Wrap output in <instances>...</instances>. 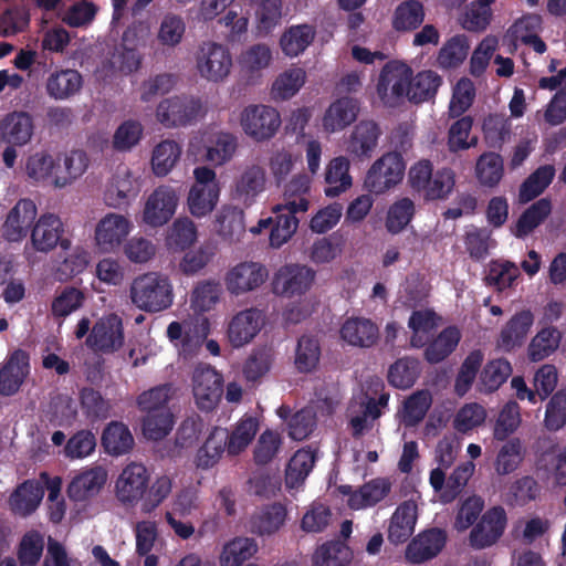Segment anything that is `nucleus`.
Here are the masks:
<instances>
[{
	"label": "nucleus",
	"mask_w": 566,
	"mask_h": 566,
	"mask_svg": "<svg viewBox=\"0 0 566 566\" xmlns=\"http://www.w3.org/2000/svg\"><path fill=\"white\" fill-rule=\"evenodd\" d=\"M408 186L424 202L447 200L455 187V172L449 167L434 170L429 159H421L409 168Z\"/></svg>",
	"instance_id": "1"
},
{
	"label": "nucleus",
	"mask_w": 566,
	"mask_h": 566,
	"mask_svg": "<svg viewBox=\"0 0 566 566\" xmlns=\"http://www.w3.org/2000/svg\"><path fill=\"white\" fill-rule=\"evenodd\" d=\"M130 298L138 308L145 312H160L172 304V285L167 276L149 272L133 281Z\"/></svg>",
	"instance_id": "2"
},
{
	"label": "nucleus",
	"mask_w": 566,
	"mask_h": 566,
	"mask_svg": "<svg viewBox=\"0 0 566 566\" xmlns=\"http://www.w3.org/2000/svg\"><path fill=\"white\" fill-rule=\"evenodd\" d=\"M406 172V161L398 151H388L368 169L364 187L371 193L382 195L399 185Z\"/></svg>",
	"instance_id": "3"
},
{
	"label": "nucleus",
	"mask_w": 566,
	"mask_h": 566,
	"mask_svg": "<svg viewBox=\"0 0 566 566\" xmlns=\"http://www.w3.org/2000/svg\"><path fill=\"white\" fill-rule=\"evenodd\" d=\"M124 339L123 321L113 313L95 322L86 338V345L93 352L113 354L122 348Z\"/></svg>",
	"instance_id": "4"
},
{
	"label": "nucleus",
	"mask_w": 566,
	"mask_h": 566,
	"mask_svg": "<svg viewBox=\"0 0 566 566\" xmlns=\"http://www.w3.org/2000/svg\"><path fill=\"white\" fill-rule=\"evenodd\" d=\"M412 70L405 63H387L378 78L377 94L385 105L394 106L407 96L410 87Z\"/></svg>",
	"instance_id": "5"
},
{
	"label": "nucleus",
	"mask_w": 566,
	"mask_h": 566,
	"mask_svg": "<svg viewBox=\"0 0 566 566\" xmlns=\"http://www.w3.org/2000/svg\"><path fill=\"white\" fill-rule=\"evenodd\" d=\"M506 524L507 516L502 506L489 509L473 525L469 535V545L473 549L491 547L501 538Z\"/></svg>",
	"instance_id": "6"
},
{
	"label": "nucleus",
	"mask_w": 566,
	"mask_h": 566,
	"mask_svg": "<svg viewBox=\"0 0 566 566\" xmlns=\"http://www.w3.org/2000/svg\"><path fill=\"white\" fill-rule=\"evenodd\" d=\"M269 271L262 263L240 262L232 266L224 276V284L230 294L239 296L259 289L268 279Z\"/></svg>",
	"instance_id": "7"
},
{
	"label": "nucleus",
	"mask_w": 566,
	"mask_h": 566,
	"mask_svg": "<svg viewBox=\"0 0 566 566\" xmlns=\"http://www.w3.org/2000/svg\"><path fill=\"white\" fill-rule=\"evenodd\" d=\"M199 99L174 96L163 99L156 111L157 119L166 127L186 126L196 120L201 112Z\"/></svg>",
	"instance_id": "8"
},
{
	"label": "nucleus",
	"mask_w": 566,
	"mask_h": 566,
	"mask_svg": "<svg viewBox=\"0 0 566 566\" xmlns=\"http://www.w3.org/2000/svg\"><path fill=\"white\" fill-rule=\"evenodd\" d=\"M241 125L247 135L260 142L274 136L281 125V118L277 111L271 106L251 105L242 112Z\"/></svg>",
	"instance_id": "9"
},
{
	"label": "nucleus",
	"mask_w": 566,
	"mask_h": 566,
	"mask_svg": "<svg viewBox=\"0 0 566 566\" xmlns=\"http://www.w3.org/2000/svg\"><path fill=\"white\" fill-rule=\"evenodd\" d=\"M64 224L53 213L42 214L31 230V242L39 252H50L57 244L62 250L71 249V240L63 238Z\"/></svg>",
	"instance_id": "10"
},
{
	"label": "nucleus",
	"mask_w": 566,
	"mask_h": 566,
	"mask_svg": "<svg viewBox=\"0 0 566 566\" xmlns=\"http://www.w3.org/2000/svg\"><path fill=\"white\" fill-rule=\"evenodd\" d=\"M314 277L315 272L306 265H284L274 275L273 292L285 297L304 294L311 287Z\"/></svg>",
	"instance_id": "11"
},
{
	"label": "nucleus",
	"mask_w": 566,
	"mask_h": 566,
	"mask_svg": "<svg viewBox=\"0 0 566 566\" xmlns=\"http://www.w3.org/2000/svg\"><path fill=\"white\" fill-rule=\"evenodd\" d=\"M447 544V532L432 527L419 533L407 545L405 557L413 565L423 564L437 557Z\"/></svg>",
	"instance_id": "12"
},
{
	"label": "nucleus",
	"mask_w": 566,
	"mask_h": 566,
	"mask_svg": "<svg viewBox=\"0 0 566 566\" xmlns=\"http://www.w3.org/2000/svg\"><path fill=\"white\" fill-rule=\"evenodd\" d=\"M192 392L198 408L211 411L222 395V377L210 366L196 368L192 376Z\"/></svg>",
	"instance_id": "13"
},
{
	"label": "nucleus",
	"mask_w": 566,
	"mask_h": 566,
	"mask_svg": "<svg viewBox=\"0 0 566 566\" xmlns=\"http://www.w3.org/2000/svg\"><path fill=\"white\" fill-rule=\"evenodd\" d=\"M232 59L227 48L214 42H207L200 49L197 67L202 77L219 82L230 73Z\"/></svg>",
	"instance_id": "14"
},
{
	"label": "nucleus",
	"mask_w": 566,
	"mask_h": 566,
	"mask_svg": "<svg viewBox=\"0 0 566 566\" xmlns=\"http://www.w3.org/2000/svg\"><path fill=\"white\" fill-rule=\"evenodd\" d=\"M178 203V195L170 186H159L148 197L143 219L151 227L166 224L175 214Z\"/></svg>",
	"instance_id": "15"
},
{
	"label": "nucleus",
	"mask_w": 566,
	"mask_h": 566,
	"mask_svg": "<svg viewBox=\"0 0 566 566\" xmlns=\"http://www.w3.org/2000/svg\"><path fill=\"white\" fill-rule=\"evenodd\" d=\"M149 475L143 464L130 463L116 481V496L124 504H135L143 500L148 489Z\"/></svg>",
	"instance_id": "16"
},
{
	"label": "nucleus",
	"mask_w": 566,
	"mask_h": 566,
	"mask_svg": "<svg viewBox=\"0 0 566 566\" xmlns=\"http://www.w3.org/2000/svg\"><path fill=\"white\" fill-rule=\"evenodd\" d=\"M130 231L129 220L117 213H107L95 228L96 245L102 252H114Z\"/></svg>",
	"instance_id": "17"
},
{
	"label": "nucleus",
	"mask_w": 566,
	"mask_h": 566,
	"mask_svg": "<svg viewBox=\"0 0 566 566\" xmlns=\"http://www.w3.org/2000/svg\"><path fill=\"white\" fill-rule=\"evenodd\" d=\"M30 356L23 349L13 350L0 368V395L17 394L30 371Z\"/></svg>",
	"instance_id": "18"
},
{
	"label": "nucleus",
	"mask_w": 566,
	"mask_h": 566,
	"mask_svg": "<svg viewBox=\"0 0 566 566\" xmlns=\"http://www.w3.org/2000/svg\"><path fill=\"white\" fill-rule=\"evenodd\" d=\"M38 214L31 199H20L10 210L3 224V237L10 242H19L27 237Z\"/></svg>",
	"instance_id": "19"
},
{
	"label": "nucleus",
	"mask_w": 566,
	"mask_h": 566,
	"mask_svg": "<svg viewBox=\"0 0 566 566\" xmlns=\"http://www.w3.org/2000/svg\"><path fill=\"white\" fill-rule=\"evenodd\" d=\"M263 325L262 311L248 308L232 317L228 326V338L233 347H241L250 343Z\"/></svg>",
	"instance_id": "20"
},
{
	"label": "nucleus",
	"mask_w": 566,
	"mask_h": 566,
	"mask_svg": "<svg viewBox=\"0 0 566 566\" xmlns=\"http://www.w3.org/2000/svg\"><path fill=\"white\" fill-rule=\"evenodd\" d=\"M43 496L44 486L40 481L25 480L9 496V509L14 515L28 517L36 511Z\"/></svg>",
	"instance_id": "21"
},
{
	"label": "nucleus",
	"mask_w": 566,
	"mask_h": 566,
	"mask_svg": "<svg viewBox=\"0 0 566 566\" xmlns=\"http://www.w3.org/2000/svg\"><path fill=\"white\" fill-rule=\"evenodd\" d=\"M265 170L261 166H248L235 179L232 197L244 207H250L265 190Z\"/></svg>",
	"instance_id": "22"
},
{
	"label": "nucleus",
	"mask_w": 566,
	"mask_h": 566,
	"mask_svg": "<svg viewBox=\"0 0 566 566\" xmlns=\"http://www.w3.org/2000/svg\"><path fill=\"white\" fill-rule=\"evenodd\" d=\"M340 337L348 345L359 348H370L379 338V329L376 323L366 317H349L340 329Z\"/></svg>",
	"instance_id": "23"
},
{
	"label": "nucleus",
	"mask_w": 566,
	"mask_h": 566,
	"mask_svg": "<svg viewBox=\"0 0 566 566\" xmlns=\"http://www.w3.org/2000/svg\"><path fill=\"white\" fill-rule=\"evenodd\" d=\"M101 446L106 454L122 457L133 450L135 439L127 424L114 420L107 423L103 429Z\"/></svg>",
	"instance_id": "24"
},
{
	"label": "nucleus",
	"mask_w": 566,
	"mask_h": 566,
	"mask_svg": "<svg viewBox=\"0 0 566 566\" xmlns=\"http://www.w3.org/2000/svg\"><path fill=\"white\" fill-rule=\"evenodd\" d=\"M381 130L374 120L359 122L350 134L347 151L357 158H368L378 145Z\"/></svg>",
	"instance_id": "25"
},
{
	"label": "nucleus",
	"mask_w": 566,
	"mask_h": 566,
	"mask_svg": "<svg viewBox=\"0 0 566 566\" xmlns=\"http://www.w3.org/2000/svg\"><path fill=\"white\" fill-rule=\"evenodd\" d=\"M359 103L353 97H340L333 102L323 116V127L328 133L343 130L356 120Z\"/></svg>",
	"instance_id": "26"
},
{
	"label": "nucleus",
	"mask_w": 566,
	"mask_h": 566,
	"mask_svg": "<svg viewBox=\"0 0 566 566\" xmlns=\"http://www.w3.org/2000/svg\"><path fill=\"white\" fill-rule=\"evenodd\" d=\"M106 479V471L101 467H94L73 478L67 486V494L75 502L86 501L101 491Z\"/></svg>",
	"instance_id": "27"
},
{
	"label": "nucleus",
	"mask_w": 566,
	"mask_h": 566,
	"mask_svg": "<svg viewBox=\"0 0 566 566\" xmlns=\"http://www.w3.org/2000/svg\"><path fill=\"white\" fill-rule=\"evenodd\" d=\"M417 522V504L405 501L398 505L388 527V539L391 544L405 543L413 533Z\"/></svg>",
	"instance_id": "28"
},
{
	"label": "nucleus",
	"mask_w": 566,
	"mask_h": 566,
	"mask_svg": "<svg viewBox=\"0 0 566 566\" xmlns=\"http://www.w3.org/2000/svg\"><path fill=\"white\" fill-rule=\"evenodd\" d=\"M311 179L306 174L294 176L285 186L283 202L277 205V211L305 212L308 209Z\"/></svg>",
	"instance_id": "29"
},
{
	"label": "nucleus",
	"mask_w": 566,
	"mask_h": 566,
	"mask_svg": "<svg viewBox=\"0 0 566 566\" xmlns=\"http://www.w3.org/2000/svg\"><path fill=\"white\" fill-rule=\"evenodd\" d=\"M0 128L4 142L13 146H23L30 142L34 125L30 114L13 112L4 117Z\"/></svg>",
	"instance_id": "30"
},
{
	"label": "nucleus",
	"mask_w": 566,
	"mask_h": 566,
	"mask_svg": "<svg viewBox=\"0 0 566 566\" xmlns=\"http://www.w3.org/2000/svg\"><path fill=\"white\" fill-rule=\"evenodd\" d=\"M83 85V77L76 70L65 69L55 71L46 80L45 88L54 99H67L78 93Z\"/></svg>",
	"instance_id": "31"
},
{
	"label": "nucleus",
	"mask_w": 566,
	"mask_h": 566,
	"mask_svg": "<svg viewBox=\"0 0 566 566\" xmlns=\"http://www.w3.org/2000/svg\"><path fill=\"white\" fill-rule=\"evenodd\" d=\"M533 322L534 316L528 310L521 311L513 315L501 331L500 346L505 350L521 346L527 337Z\"/></svg>",
	"instance_id": "32"
},
{
	"label": "nucleus",
	"mask_w": 566,
	"mask_h": 566,
	"mask_svg": "<svg viewBox=\"0 0 566 566\" xmlns=\"http://www.w3.org/2000/svg\"><path fill=\"white\" fill-rule=\"evenodd\" d=\"M461 333L455 326L443 328L436 338L426 344L424 359L429 364H439L449 357L457 348Z\"/></svg>",
	"instance_id": "33"
},
{
	"label": "nucleus",
	"mask_w": 566,
	"mask_h": 566,
	"mask_svg": "<svg viewBox=\"0 0 566 566\" xmlns=\"http://www.w3.org/2000/svg\"><path fill=\"white\" fill-rule=\"evenodd\" d=\"M286 507L279 502L265 505L251 520V530L260 536L276 533L285 523Z\"/></svg>",
	"instance_id": "34"
},
{
	"label": "nucleus",
	"mask_w": 566,
	"mask_h": 566,
	"mask_svg": "<svg viewBox=\"0 0 566 566\" xmlns=\"http://www.w3.org/2000/svg\"><path fill=\"white\" fill-rule=\"evenodd\" d=\"M390 490L391 483L387 479H373L352 494L348 499V505L353 510L374 506L384 500Z\"/></svg>",
	"instance_id": "35"
},
{
	"label": "nucleus",
	"mask_w": 566,
	"mask_h": 566,
	"mask_svg": "<svg viewBox=\"0 0 566 566\" xmlns=\"http://www.w3.org/2000/svg\"><path fill=\"white\" fill-rule=\"evenodd\" d=\"M322 355L321 342L317 336L304 334L297 339L294 365L295 368L303 374L311 373L316 369Z\"/></svg>",
	"instance_id": "36"
},
{
	"label": "nucleus",
	"mask_w": 566,
	"mask_h": 566,
	"mask_svg": "<svg viewBox=\"0 0 566 566\" xmlns=\"http://www.w3.org/2000/svg\"><path fill=\"white\" fill-rule=\"evenodd\" d=\"M470 44L464 34H457L447 40L437 55V65L442 70L459 67L468 57Z\"/></svg>",
	"instance_id": "37"
},
{
	"label": "nucleus",
	"mask_w": 566,
	"mask_h": 566,
	"mask_svg": "<svg viewBox=\"0 0 566 566\" xmlns=\"http://www.w3.org/2000/svg\"><path fill=\"white\" fill-rule=\"evenodd\" d=\"M424 7L419 0H405L397 6L392 17V28L398 32L417 30L424 20Z\"/></svg>",
	"instance_id": "38"
},
{
	"label": "nucleus",
	"mask_w": 566,
	"mask_h": 566,
	"mask_svg": "<svg viewBox=\"0 0 566 566\" xmlns=\"http://www.w3.org/2000/svg\"><path fill=\"white\" fill-rule=\"evenodd\" d=\"M441 85L442 77L437 72L431 70L421 71L416 76H411L407 97L416 104L430 101L434 98Z\"/></svg>",
	"instance_id": "39"
},
{
	"label": "nucleus",
	"mask_w": 566,
	"mask_h": 566,
	"mask_svg": "<svg viewBox=\"0 0 566 566\" xmlns=\"http://www.w3.org/2000/svg\"><path fill=\"white\" fill-rule=\"evenodd\" d=\"M325 196L334 198L347 190L352 186L349 175V161L345 157L332 159L325 172Z\"/></svg>",
	"instance_id": "40"
},
{
	"label": "nucleus",
	"mask_w": 566,
	"mask_h": 566,
	"mask_svg": "<svg viewBox=\"0 0 566 566\" xmlns=\"http://www.w3.org/2000/svg\"><path fill=\"white\" fill-rule=\"evenodd\" d=\"M551 210V200L542 198L535 201L520 216L513 229V234L520 239L527 237L548 217Z\"/></svg>",
	"instance_id": "41"
},
{
	"label": "nucleus",
	"mask_w": 566,
	"mask_h": 566,
	"mask_svg": "<svg viewBox=\"0 0 566 566\" xmlns=\"http://www.w3.org/2000/svg\"><path fill=\"white\" fill-rule=\"evenodd\" d=\"M432 405V396L428 390H417L403 400L400 411L401 422L406 427L419 424Z\"/></svg>",
	"instance_id": "42"
},
{
	"label": "nucleus",
	"mask_w": 566,
	"mask_h": 566,
	"mask_svg": "<svg viewBox=\"0 0 566 566\" xmlns=\"http://www.w3.org/2000/svg\"><path fill=\"white\" fill-rule=\"evenodd\" d=\"M227 439L228 433L226 430L214 428L205 441L203 446L200 447L197 452V467L201 469H209L213 467L227 448Z\"/></svg>",
	"instance_id": "43"
},
{
	"label": "nucleus",
	"mask_w": 566,
	"mask_h": 566,
	"mask_svg": "<svg viewBox=\"0 0 566 566\" xmlns=\"http://www.w3.org/2000/svg\"><path fill=\"white\" fill-rule=\"evenodd\" d=\"M504 164L501 155L496 153L482 154L475 165V176L479 182L484 187L493 188L503 178Z\"/></svg>",
	"instance_id": "44"
},
{
	"label": "nucleus",
	"mask_w": 566,
	"mask_h": 566,
	"mask_svg": "<svg viewBox=\"0 0 566 566\" xmlns=\"http://www.w3.org/2000/svg\"><path fill=\"white\" fill-rule=\"evenodd\" d=\"M258 552V544L250 537H235L227 543L220 555L221 566H240Z\"/></svg>",
	"instance_id": "45"
},
{
	"label": "nucleus",
	"mask_w": 566,
	"mask_h": 566,
	"mask_svg": "<svg viewBox=\"0 0 566 566\" xmlns=\"http://www.w3.org/2000/svg\"><path fill=\"white\" fill-rule=\"evenodd\" d=\"M315 30L307 24L293 25L281 36L280 45L285 55L297 56L313 42Z\"/></svg>",
	"instance_id": "46"
},
{
	"label": "nucleus",
	"mask_w": 566,
	"mask_h": 566,
	"mask_svg": "<svg viewBox=\"0 0 566 566\" xmlns=\"http://www.w3.org/2000/svg\"><path fill=\"white\" fill-rule=\"evenodd\" d=\"M419 374V361L410 357H403L390 365L387 379L395 388L408 389L415 385Z\"/></svg>",
	"instance_id": "47"
},
{
	"label": "nucleus",
	"mask_w": 566,
	"mask_h": 566,
	"mask_svg": "<svg viewBox=\"0 0 566 566\" xmlns=\"http://www.w3.org/2000/svg\"><path fill=\"white\" fill-rule=\"evenodd\" d=\"M408 327L412 331L410 346L421 348L427 344V336L437 328V315L430 310L413 311Z\"/></svg>",
	"instance_id": "48"
},
{
	"label": "nucleus",
	"mask_w": 566,
	"mask_h": 566,
	"mask_svg": "<svg viewBox=\"0 0 566 566\" xmlns=\"http://www.w3.org/2000/svg\"><path fill=\"white\" fill-rule=\"evenodd\" d=\"M350 548L340 542H327L313 555L314 566H347L352 560Z\"/></svg>",
	"instance_id": "49"
},
{
	"label": "nucleus",
	"mask_w": 566,
	"mask_h": 566,
	"mask_svg": "<svg viewBox=\"0 0 566 566\" xmlns=\"http://www.w3.org/2000/svg\"><path fill=\"white\" fill-rule=\"evenodd\" d=\"M44 537L35 530L27 532L17 547V558L20 566H36L43 555Z\"/></svg>",
	"instance_id": "50"
},
{
	"label": "nucleus",
	"mask_w": 566,
	"mask_h": 566,
	"mask_svg": "<svg viewBox=\"0 0 566 566\" xmlns=\"http://www.w3.org/2000/svg\"><path fill=\"white\" fill-rule=\"evenodd\" d=\"M315 463L314 453L311 450H298L290 459L285 470V483L289 488L302 484Z\"/></svg>",
	"instance_id": "51"
},
{
	"label": "nucleus",
	"mask_w": 566,
	"mask_h": 566,
	"mask_svg": "<svg viewBox=\"0 0 566 566\" xmlns=\"http://www.w3.org/2000/svg\"><path fill=\"white\" fill-rule=\"evenodd\" d=\"M181 147L175 140H163L153 151L151 166L156 176H166L178 161Z\"/></svg>",
	"instance_id": "52"
},
{
	"label": "nucleus",
	"mask_w": 566,
	"mask_h": 566,
	"mask_svg": "<svg viewBox=\"0 0 566 566\" xmlns=\"http://www.w3.org/2000/svg\"><path fill=\"white\" fill-rule=\"evenodd\" d=\"M560 333L555 327L541 329L528 346V358L539 361L553 354L559 346Z\"/></svg>",
	"instance_id": "53"
},
{
	"label": "nucleus",
	"mask_w": 566,
	"mask_h": 566,
	"mask_svg": "<svg viewBox=\"0 0 566 566\" xmlns=\"http://www.w3.org/2000/svg\"><path fill=\"white\" fill-rule=\"evenodd\" d=\"M416 212L415 202L403 197L395 201L388 209L386 229L392 234L401 232L412 220Z\"/></svg>",
	"instance_id": "54"
},
{
	"label": "nucleus",
	"mask_w": 566,
	"mask_h": 566,
	"mask_svg": "<svg viewBox=\"0 0 566 566\" xmlns=\"http://www.w3.org/2000/svg\"><path fill=\"white\" fill-rule=\"evenodd\" d=\"M275 221L270 231V244L273 248H280L286 243L295 233L298 227V219L295 217L296 212L286 210L277 211V206L274 208Z\"/></svg>",
	"instance_id": "55"
},
{
	"label": "nucleus",
	"mask_w": 566,
	"mask_h": 566,
	"mask_svg": "<svg viewBox=\"0 0 566 566\" xmlns=\"http://www.w3.org/2000/svg\"><path fill=\"white\" fill-rule=\"evenodd\" d=\"M138 195V189L129 176L117 177L105 191V202L113 208H122L128 206L132 199Z\"/></svg>",
	"instance_id": "56"
},
{
	"label": "nucleus",
	"mask_w": 566,
	"mask_h": 566,
	"mask_svg": "<svg viewBox=\"0 0 566 566\" xmlns=\"http://www.w3.org/2000/svg\"><path fill=\"white\" fill-rule=\"evenodd\" d=\"M221 285L214 280L198 282L191 294V306L196 312H208L219 302Z\"/></svg>",
	"instance_id": "57"
},
{
	"label": "nucleus",
	"mask_w": 566,
	"mask_h": 566,
	"mask_svg": "<svg viewBox=\"0 0 566 566\" xmlns=\"http://www.w3.org/2000/svg\"><path fill=\"white\" fill-rule=\"evenodd\" d=\"M259 423L255 418L242 419L227 439V450L231 455L242 452L254 439Z\"/></svg>",
	"instance_id": "58"
},
{
	"label": "nucleus",
	"mask_w": 566,
	"mask_h": 566,
	"mask_svg": "<svg viewBox=\"0 0 566 566\" xmlns=\"http://www.w3.org/2000/svg\"><path fill=\"white\" fill-rule=\"evenodd\" d=\"M523 447L518 438L507 440L500 449L495 470L499 474L505 475L515 471L523 461Z\"/></svg>",
	"instance_id": "59"
},
{
	"label": "nucleus",
	"mask_w": 566,
	"mask_h": 566,
	"mask_svg": "<svg viewBox=\"0 0 566 566\" xmlns=\"http://www.w3.org/2000/svg\"><path fill=\"white\" fill-rule=\"evenodd\" d=\"M473 126L471 116H460L449 128L448 148L451 153L469 149L476 145L478 138L473 137L468 140Z\"/></svg>",
	"instance_id": "60"
},
{
	"label": "nucleus",
	"mask_w": 566,
	"mask_h": 566,
	"mask_svg": "<svg viewBox=\"0 0 566 566\" xmlns=\"http://www.w3.org/2000/svg\"><path fill=\"white\" fill-rule=\"evenodd\" d=\"M518 275V268L514 263L510 261H493L490 264L489 273L485 276V282L488 285L495 287L497 291H503L507 287H511Z\"/></svg>",
	"instance_id": "61"
},
{
	"label": "nucleus",
	"mask_w": 566,
	"mask_h": 566,
	"mask_svg": "<svg viewBox=\"0 0 566 566\" xmlns=\"http://www.w3.org/2000/svg\"><path fill=\"white\" fill-rule=\"evenodd\" d=\"M218 232L226 239H233L244 232V214L237 207H223L217 217Z\"/></svg>",
	"instance_id": "62"
},
{
	"label": "nucleus",
	"mask_w": 566,
	"mask_h": 566,
	"mask_svg": "<svg viewBox=\"0 0 566 566\" xmlns=\"http://www.w3.org/2000/svg\"><path fill=\"white\" fill-rule=\"evenodd\" d=\"M544 426L553 432L566 426V390H558L549 398L545 409Z\"/></svg>",
	"instance_id": "63"
},
{
	"label": "nucleus",
	"mask_w": 566,
	"mask_h": 566,
	"mask_svg": "<svg viewBox=\"0 0 566 566\" xmlns=\"http://www.w3.org/2000/svg\"><path fill=\"white\" fill-rule=\"evenodd\" d=\"M174 427V416L169 410L148 412L143 422L144 434L150 440L165 438Z\"/></svg>",
	"instance_id": "64"
}]
</instances>
